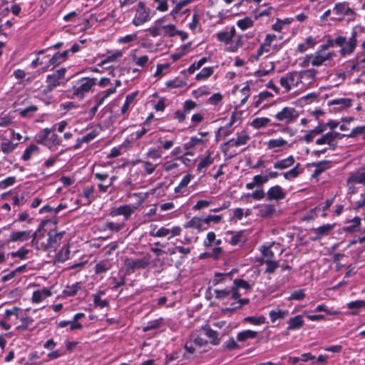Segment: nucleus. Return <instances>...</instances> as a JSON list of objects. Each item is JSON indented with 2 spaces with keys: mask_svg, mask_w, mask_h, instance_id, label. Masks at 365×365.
I'll use <instances>...</instances> for the list:
<instances>
[{
  "mask_svg": "<svg viewBox=\"0 0 365 365\" xmlns=\"http://www.w3.org/2000/svg\"><path fill=\"white\" fill-rule=\"evenodd\" d=\"M42 225H39L38 229L32 234L31 244L37 250H47L50 248L54 247L61 240L63 232L56 233L53 235L48 232L46 241L42 240L45 237L44 234H41Z\"/></svg>",
  "mask_w": 365,
  "mask_h": 365,
  "instance_id": "f257e3e1",
  "label": "nucleus"
},
{
  "mask_svg": "<svg viewBox=\"0 0 365 365\" xmlns=\"http://www.w3.org/2000/svg\"><path fill=\"white\" fill-rule=\"evenodd\" d=\"M97 79L96 78H81L73 83L70 92L73 98L83 99L85 96L89 93L96 85Z\"/></svg>",
  "mask_w": 365,
  "mask_h": 365,
  "instance_id": "f03ea898",
  "label": "nucleus"
},
{
  "mask_svg": "<svg viewBox=\"0 0 365 365\" xmlns=\"http://www.w3.org/2000/svg\"><path fill=\"white\" fill-rule=\"evenodd\" d=\"M38 143L42 144L51 150H55L61 143V139L54 132L53 128H45L35 137Z\"/></svg>",
  "mask_w": 365,
  "mask_h": 365,
  "instance_id": "7ed1b4c3",
  "label": "nucleus"
},
{
  "mask_svg": "<svg viewBox=\"0 0 365 365\" xmlns=\"http://www.w3.org/2000/svg\"><path fill=\"white\" fill-rule=\"evenodd\" d=\"M356 28H354L351 31V37L346 41V37L339 36L335 39H333L334 44L341 47L339 53L341 56L351 54L357 44V31Z\"/></svg>",
  "mask_w": 365,
  "mask_h": 365,
  "instance_id": "20e7f679",
  "label": "nucleus"
},
{
  "mask_svg": "<svg viewBox=\"0 0 365 365\" xmlns=\"http://www.w3.org/2000/svg\"><path fill=\"white\" fill-rule=\"evenodd\" d=\"M299 116V112L292 107H284L275 114L274 118L278 121L285 124L294 123Z\"/></svg>",
  "mask_w": 365,
  "mask_h": 365,
  "instance_id": "39448f33",
  "label": "nucleus"
},
{
  "mask_svg": "<svg viewBox=\"0 0 365 365\" xmlns=\"http://www.w3.org/2000/svg\"><path fill=\"white\" fill-rule=\"evenodd\" d=\"M250 139V136L246 133H243L242 135H238L237 138H232L228 141L225 142L221 145V149L225 155H227V158L230 159L235 156V154L228 155V148L227 146H235L238 147L240 145H246L248 140Z\"/></svg>",
  "mask_w": 365,
  "mask_h": 365,
  "instance_id": "423d86ee",
  "label": "nucleus"
},
{
  "mask_svg": "<svg viewBox=\"0 0 365 365\" xmlns=\"http://www.w3.org/2000/svg\"><path fill=\"white\" fill-rule=\"evenodd\" d=\"M149 258L146 257L138 259L127 257L123 262V264L127 272H134L135 269H145L149 265Z\"/></svg>",
  "mask_w": 365,
  "mask_h": 365,
  "instance_id": "0eeeda50",
  "label": "nucleus"
},
{
  "mask_svg": "<svg viewBox=\"0 0 365 365\" xmlns=\"http://www.w3.org/2000/svg\"><path fill=\"white\" fill-rule=\"evenodd\" d=\"M333 11L341 18L348 16L351 21H354L356 16V13L349 7V4L346 1L335 4Z\"/></svg>",
  "mask_w": 365,
  "mask_h": 365,
  "instance_id": "6e6552de",
  "label": "nucleus"
},
{
  "mask_svg": "<svg viewBox=\"0 0 365 365\" xmlns=\"http://www.w3.org/2000/svg\"><path fill=\"white\" fill-rule=\"evenodd\" d=\"M150 19V9L146 8L145 4L140 1L138 4V9L133 24L136 26H140Z\"/></svg>",
  "mask_w": 365,
  "mask_h": 365,
  "instance_id": "1a4fd4ad",
  "label": "nucleus"
},
{
  "mask_svg": "<svg viewBox=\"0 0 365 365\" xmlns=\"http://www.w3.org/2000/svg\"><path fill=\"white\" fill-rule=\"evenodd\" d=\"M66 73L65 68H61L55 71L52 74H49L46 77L47 88L49 91H52L54 88L61 85L64 79Z\"/></svg>",
  "mask_w": 365,
  "mask_h": 365,
  "instance_id": "9d476101",
  "label": "nucleus"
},
{
  "mask_svg": "<svg viewBox=\"0 0 365 365\" xmlns=\"http://www.w3.org/2000/svg\"><path fill=\"white\" fill-rule=\"evenodd\" d=\"M286 192L278 185L269 187L266 192L267 200L269 201L275 200L278 202L284 200L286 197Z\"/></svg>",
  "mask_w": 365,
  "mask_h": 365,
  "instance_id": "9b49d317",
  "label": "nucleus"
},
{
  "mask_svg": "<svg viewBox=\"0 0 365 365\" xmlns=\"http://www.w3.org/2000/svg\"><path fill=\"white\" fill-rule=\"evenodd\" d=\"M268 181L269 179L267 175H257L253 177L252 182L246 184L245 187L247 190H252L255 187L262 188L263 185Z\"/></svg>",
  "mask_w": 365,
  "mask_h": 365,
  "instance_id": "f8f14e48",
  "label": "nucleus"
},
{
  "mask_svg": "<svg viewBox=\"0 0 365 365\" xmlns=\"http://www.w3.org/2000/svg\"><path fill=\"white\" fill-rule=\"evenodd\" d=\"M334 224H325L317 229H314L313 232L316 234V236L312 237L313 241L320 240L323 236H326L333 230Z\"/></svg>",
  "mask_w": 365,
  "mask_h": 365,
  "instance_id": "ddd939ff",
  "label": "nucleus"
},
{
  "mask_svg": "<svg viewBox=\"0 0 365 365\" xmlns=\"http://www.w3.org/2000/svg\"><path fill=\"white\" fill-rule=\"evenodd\" d=\"M133 210L130 205H125L118 207L114 208L110 211L111 216L123 215L126 220H128Z\"/></svg>",
  "mask_w": 365,
  "mask_h": 365,
  "instance_id": "4468645a",
  "label": "nucleus"
},
{
  "mask_svg": "<svg viewBox=\"0 0 365 365\" xmlns=\"http://www.w3.org/2000/svg\"><path fill=\"white\" fill-rule=\"evenodd\" d=\"M295 160L292 155L287 158L278 160L274 163L273 168L277 170H284L292 167L294 164Z\"/></svg>",
  "mask_w": 365,
  "mask_h": 365,
  "instance_id": "2eb2a0df",
  "label": "nucleus"
},
{
  "mask_svg": "<svg viewBox=\"0 0 365 365\" xmlns=\"http://www.w3.org/2000/svg\"><path fill=\"white\" fill-rule=\"evenodd\" d=\"M185 228H194L197 230L199 232L203 231L207 229L206 226H204L202 219L197 217H193L190 220L187 222L184 225Z\"/></svg>",
  "mask_w": 365,
  "mask_h": 365,
  "instance_id": "dca6fc26",
  "label": "nucleus"
},
{
  "mask_svg": "<svg viewBox=\"0 0 365 365\" xmlns=\"http://www.w3.org/2000/svg\"><path fill=\"white\" fill-rule=\"evenodd\" d=\"M235 34V29L232 26L230 30L218 32L216 34V36L219 41L228 44L232 41Z\"/></svg>",
  "mask_w": 365,
  "mask_h": 365,
  "instance_id": "f3484780",
  "label": "nucleus"
},
{
  "mask_svg": "<svg viewBox=\"0 0 365 365\" xmlns=\"http://www.w3.org/2000/svg\"><path fill=\"white\" fill-rule=\"evenodd\" d=\"M51 294L52 293L50 289L44 287L33 292L32 301L34 303H39L46 297L51 296Z\"/></svg>",
  "mask_w": 365,
  "mask_h": 365,
  "instance_id": "a211bd4d",
  "label": "nucleus"
},
{
  "mask_svg": "<svg viewBox=\"0 0 365 365\" xmlns=\"http://www.w3.org/2000/svg\"><path fill=\"white\" fill-rule=\"evenodd\" d=\"M347 182L365 185V168L352 174L348 178Z\"/></svg>",
  "mask_w": 365,
  "mask_h": 365,
  "instance_id": "6ab92c4d",
  "label": "nucleus"
},
{
  "mask_svg": "<svg viewBox=\"0 0 365 365\" xmlns=\"http://www.w3.org/2000/svg\"><path fill=\"white\" fill-rule=\"evenodd\" d=\"M202 329L205 331V336L210 339V342L212 345H218L220 344V339L217 331L213 330L209 326L203 327Z\"/></svg>",
  "mask_w": 365,
  "mask_h": 365,
  "instance_id": "aec40b11",
  "label": "nucleus"
},
{
  "mask_svg": "<svg viewBox=\"0 0 365 365\" xmlns=\"http://www.w3.org/2000/svg\"><path fill=\"white\" fill-rule=\"evenodd\" d=\"M70 53V51H64L62 53L57 52L50 59L49 63L53 66H56L60 63L65 61Z\"/></svg>",
  "mask_w": 365,
  "mask_h": 365,
  "instance_id": "412c9836",
  "label": "nucleus"
},
{
  "mask_svg": "<svg viewBox=\"0 0 365 365\" xmlns=\"http://www.w3.org/2000/svg\"><path fill=\"white\" fill-rule=\"evenodd\" d=\"M31 234V230L14 232L10 235V240L11 242L26 241L30 238Z\"/></svg>",
  "mask_w": 365,
  "mask_h": 365,
  "instance_id": "4be33fe9",
  "label": "nucleus"
},
{
  "mask_svg": "<svg viewBox=\"0 0 365 365\" xmlns=\"http://www.w3.org/2000/svg\"><path fill=\"white\" fill-rule=\"evenodd\" d=\"M304 325V320L301 315H297L292 317L288 321V330H295L302 328Z\"/></svg>",
  "mask_w": 365,
  "mask_h": 365,
  "instance_id": "5701e85b",
  "label": "nucleus"
},
{
  "mask_svg": "<svg viewBox=\"0 0 365 365\" xmlns=\"http://www.w3.org/2000/svg\"><path fill=\"white\" fill-rule=\"evenodd\" d=\"M164 18H160L155 21L154 25L149 28L148 31L153 37H156L163 34V24Z\"/></svg>",
  "mask_w": 365,
  "mask_h": 365,
  "instance_id": "b1692460",
  "label": "nucleus"
},
{
  "mask_svg": "<svg viewBox=\"0 0 365 365\" xmlns=\"http://www.w3.org/2000/svg\"><path fill=\"white\" fill-rule=\"evenodd\" d=\"M332 56H333L332 52H329L325 55H322V54L317 53L316 55L314 56L311 63L312 66H319L324 61L331 59Z\"/></svg>",
  "mask_w": 365,
  "mask_h": 365,
  "instance_id": "393cba45",
  "label": "nucleus"
},
{
  "mask_svg": "<svg viewBox=\"0 0 365 365\" xmlns=\"http://www.w3.org/2000/svg\"><path fill=\"white\" fill-rule=\"evenodd\" d=\"M352 100L350 98H336L331 100L328 102V106L337 105L340 109L347 108L351 106Z\"/></svg>",
  "mask_w": 365,
  "mask_h": 365,
  "instance_id": "a878e982",
  "label": "nucleus"
},
{
  "mask_svg": "<svg viewBox=\"0 0 365 365\" xmlns=\"http://www.w3.org/2000/svg\"><path fill=\"white\" fill-rule=\"evenodd\" d=\"M257 336V332L252 330H245L239 332L237 336V339L239 341H245L248 339H254Z\"/></svg>",
  "mask_w": 365,
  "mask_h": 365,
  "instance_id": "bb28decb",
  "label": "nucleus"
},
{
  "mask_svg": "<svg viewBox=\"0 0 365 365\" xmlns=\"http://www.w3.org/2000/svg\"><path fill=\"white\" fill-rule=\"evenodd\" d=\"M288 314V311L282 309L271 310L269 313L271 322H275L279 319H284Z\"/></svg>",
  "mask_w": 365,
  "mask_h": 365,
  "instance_id": "cd10ccee",
  "label": "nucleus"
},
{
  "mask_svg": "<svg viewBox=\"0 0 365 365\" xmlns=\"http://www.w3.org/2000/svg\"><path fill=\"white\" fill-rule=\"evenodd\" d=\"M349 222L351 223V225L344 227L342 228L343 231L349 233L354 232L360 225L361 218L359 217H355L351 220L349 221Z\"/></svg>",
  "mask_w": 365,
  "mask_h": 365,
  "instance_id": "c85d7f7f",
  "label": "nucleus"
},
{
  "mask_svg": "<svg viewBox=\"0 0 365 365\" xmlns=\"http://www.w3.org/2000/svg\"><path fill=\"white\" fill-rule=\"evenodd\" d=\"M270 123V119L266 117L256 118L253 119L250 125L255 129L266 127Z\"/></svg>",
  "mask_w": 365,
  "mask_h": 365,
  "instance_id": "c756f323",
  "label": "nucleus"
},
{
  "mask_svg": "<svg viewBox=\"0 0 365 365\" xmlns=\"http://www.w3.org/2000/svg\"><path fill=\"white\" fill-rule=\"evenodd\" d=\"M300 164L297 163L293 168L290 169L289 171L283 173L282 175L286 180H292L296 178L302 172V170H299Z\"/></svg>",
  "mask_w": 365,
  "mask_h": 365,
  "instance_id": "7c9ffc66",
  "label": "nucleus"
},
{
  "mask_svg": "<svg viewBox=\"0 0 365 365\" xmlns=\"http://www.w3.org/2000/svg\"><path fill=\"white\" fill-rule=\"evenodd\" d=\"M39 153V148L34 144L30 145L25 150L22 155V159L27 161L31 159L32 155Z\"/></svg>",
  "mask_w": 365,
  "mask_h": 365,
  "instance_id": "2f4dec72",
  "label": "nucleus"
},
{
  "mask_svg": "<svg viewBox=\"0 0 365 365\" xmlns=\"http://www.w3.org/2000/svg\"><path fill=\"white\" fill-rule=\"evenodd\" d=\"M288 145L287 140L283 139L282 138H279L277 139H271L267 143V148L273 149L275 148H282Z\"/></svg>",
  "mask_w": 365,
  "mask_h": 365,
  "instance_id": "473e14b6",
  "label": "nucleus"
},
{
  "mask_svg": "<svg viewBox=\"0 0 365 365\" xmlns=\"http://www.w3.org/2000/svg\"><path fill=\"white\" fill-rule=\"evenodd\" d=\"M137 95L138 91H135L126 96L125 103L121 108V113L123 115L125 114L128 112V110H129L130 105L133 102Z\"/></svg>",
  "mask_w": 365,
  "mask_h": 365,
  "instance_id": "72a5a7b5",
  "label": "nucleus"
},
{
  "mask_svg": "<svg viewBox=\"0 0 365 365\" xmlns=\"http://www.w3.org/2000/svg\"><path fill=\"white\" fill-rule=\"evenodd\" d=\"M317 71L314 68L302 71L299 73L300 80L307 79L309 82L315 79Z\"/></svg>",
  "mask_w": 365,
  "mask_h": 365,
  "instance_id": "f704fd0d",
  "label": "nucleus"
},
{
  "mask_svg": "<svg viewBox=\"0 0 365 365\" xmlns=\"http://www.w3.org/2000/svg\"><path fill=\"white\" fill-rule=\"evenodd\" d=\"M275 212L274 205L271 204L263 205L260 210L261 215L264 218L272 217Z\"/></svg>",
  "mask_w": 365,
  "mask_h": 365,
  "instance_id": "c9c22d12",
  "label": "nucleus"
},
{
  "mask_svg": "<svg viewBox=\"0 0 365 365\" xmlns=\"http://www.w3.org/2000/svg\"><path fill=\"white\" fill-rule=\"evenodd\" d=\"M227 279L231 280V272L227 273H219L216 272L215 274V277L213 279L212 283L214 285H217L225 282Z\"/></svg>",
  "mask_w": 365,
  "mask_h": 365,
  "instance_id": "e433bc0d",
  "label": "nucleus"
},
{
  "mask_svg": "<svg viewBox=\"0 0 365 365\" xmlns=\"http://www.w3.org/2000/svg\"><path fill=\"white\" fill-rule=\"evenodd\" d=\"M213 163V159L209 154L205 158L200 160L197 165V170L200 173L203 169H206L210 165Z\"/></svg>",
  "mask_w": 365,
  "mask_h": 365,
  "instance_id": "4c0bfd02",
  "label": "nucleus"
},
{
  "mask_svg": "<svg viewBox=\"0 0 365 365\" xmlns=\"http://www.w3.org/2000/svg\"><path fill=\"white\" fill-rule=\"evenodd\" d=\"M264 263L267 265L264 272L267 274H272L275 272L276 269L279 267V262L276 260H271L266 259Z\"/></svg>",
  "mask_w": 365,
  "mask_h": 365,
  "instance_id": "58836bf2",
  "label": "nucleus"
},
{
  "mask_svg": "<svg viewBox=\"0 0 365 365\" xmlns=\"http://www.w3.org/2000/svg\"><path fill=\"white\" fill-rule=\"evenodd\" d=\"M285 76L288 79L290 86L293 85L297 86L299 81H301L299 73L297 71L289 72L285 75Z\"/></svg>",
  "mask_w": 365,
  "mask_h": 365,
  "instance_id": "ea45409f",
  "label": "nucleus"
},
{
  "mask_svg": "<svg viewBox=\"0 0 365 365\" xmlns=\"http://www.w3.org/2000/svg\"><path fill=\"white\" fill-rule=\"evenodd\" d=\"M212 73L213 68L212 67H205L202 68L201 71L196 75L195 79L198 81L205 80L209 76H210Z\"/></svg>",
  "mask_w": 365,
  "mask_h": 365,
  "instance_id": "a19ab883",
  "label": "nucleus"
},
{
  "mask_svg": "<svg viewBox=\"0 0 365 365\" xmlns=\"http://www.w3.org/2000/svg\"><path fill=\"white\" fill-rule=\"evenodd\" d=\"M207 61V58L206 57L201 58L197 62H195L190 66L187 68V72L190 74H192L196 70L200 68Z\"/></svg>",
  "mask_w": 365,
  "mask_h": 365,
  "instance_id": "79ce46f5",
  "label": "nucleus"
},
{
  "mask_svg": "<svg viewBox=\"0 0 365 365\" xmlns=\"http://www.w3.org/2000/svg\"><path fill=\"white\" fill-rule=\"evenodd\" d=\"M246 196L248 197H252L256 200H261L264 198L266 193L262 188L257 187V189L253 191L252 193H247Z\"/></svg>",
  "mask_w": 365,
  "mask_h": 365,
  "instance_id": "37998d69",
  "label": "nucleus"
},
{
  "mask_svg": "<svg viewBox=\"0 0 365 365\" xmlns=\"http://www.w3.org/2000/svg\"><path fill=\"white\" fill-rule=\"evenodd\" d=\"M244 321L249 322L254 325H259L266 322V319L263 316L259 317H247L244 319Z\"/></svg>",
  "mask_w": 365,
  "mask_h": 365,
  "instance_id": "c03bdc74",
  "label": "nucleus"
},
{
  "mask_svg": "<svg viewBox=\"0 0 365 365\" xmlns=\"http://www.w3.org/2000/svg\"><path fill=\"white\" fill-rule=\"evenodd\" d=\"M124 227L123 223H114L113 222H106L103 225L104 230H109L113 232H118Z\"/></svg>",
  "mask_w": 365,
  "mask_h": 365,
  "instance_id": "a18cd8bd",
  "label": "nucleus"
},
{
  "mask_svg": "<svg viewBox=\"0 0 365 365\" xmlns=\"http://www.w3.org/2000/svg\"><path fill=\"white\" fill-rule=\"evenodd\" d=\"M253 21L250 17H245L242 19H240L237 22V26L242 30L252 27L253 26Z\"/></svg>",
  "mask_w": 365,
  "mask_h": 365,
  "instance_id": "49530a36",
  "label": "nucleus"
},
{
  "mask_svg": "<svg viewBox=\"0 0 365 365\" xmlns=\"http://www.w3.org/2000/svg\"><path fill=\"white\" fill-rule=\"evenodd\" d=\"M162 321H163V319L159 318L154 321L150 322L147 326L143 327V331L144 332H147L150 330L158 329L160 327Z\"/></svg>",
  "mask_w": 365,
  "mask_h": 365,
  "instance_id": "de8ad7c7",
  "label": "nucleus"
},
{
  "mask_svg": "<svg viewBox=\"0 0 365 365\" xmlns=\"http://www.w3.org/2000/svg\"><path fill=\"white\" fill-rule=\"evenodd\" d=\"M103 292H100L97 293L96 294L93 295V302L95 306L100 307L101 308H104L108 306V302L106 299H101V294H102Z\"/></svg>",
  "mask_w": 365,
  "mask_h": 365,
  "instance_id": "09e8293b",
  "label": "nucleus"
},
{
  "mask_svg": "<svg viewBox=\"0 0 365 365\" xmlns=\"http://www.w3.org/2000/svg\"><path fill=\"white\" fill-rule=\"evenodd\" d=\"M215 297L217 299L222 300L227 298L230 294V289H214Z\"/></svg>",
  "mask_w": 365,
  "mask_h": 365,
  "instance_id": "8fccbe9b",
  "label": "nucleus"
},
{
  "mask_svg": "<svg viewBox=\"0 0 365 365\" xmlns=\"http://www.w3.org/2000/svg\"><path fill=\"white\" fill-rule=\"evenodd\" d=\"M170 233V229L166 227H160L157 231L155 230H150L149 234L150 236L156 237H165Z\"/></svg>",
  "mask_w": 365,
  "mask_h": 365,
  "instance_id": "3c124183",
  "label": "nucleus"
},
{
  "mask_svg": "<svg viewBox=\"0 0 365 365\" xmlns=\"http://www.w3.org/2000/svg\"><path fill=\"white\" fill-rule=\"evenodd\" d=\"M163 34L168 35V36L173 37L177 35L178 30L175 29L173 24H163Z\"/></svg>",
  "mask_w": 365,
  "mask_h": 365,
  "instance_id": "603ef678",
  "label": "nucleus"
},
{
  "mask_svg": "<svg viewBox=\"0 0 365 365\" xmlns=\"http://www.w3.org/2000/svg\"><path fill=\"white\" fill-rule=\"evenodd\" d=\"M16 145H17V143L14 144L10 141L6 140L5 142L1 143V150L4 153L8 154V153L12 152L14 150V148L16 147Z\"/></svg>",
  "mask_w": 365,
  "mask_h": 365,
  "instance_id": "864d4df0",
  "label": "nucleus"
},
{
  "mask_svg": "<svg viewBox=\"0 0 365 365\" xmlns=\"http://www.w3.org/2000/svg\"><path fill=\"white\" fill-rule=\"evenodd\" d=\"M192 176L190 175H185L182 180H180L178 186H177L175 188V192L176 193L180 192L181 189L187 186V185L190 183L191 180Z\"/></svg>",
  "mask_w": 365,
  "mask_h": 365,
  "instance_id": "5fc2aeb1",
  "label": "nucleus"
},
{
  "mask_svg": "<svg viewBox=\"0 0 365 365\" xmlns=\"http://www.w3.org/2000/svg\"><path fill=\"white\" fill-rule=\"evenodd\" d=\"M166 86L170 88H181L186 85V82L179 79L170 80L165 83Z\"/></svg>",
  "mask_w": 365,
  "mask_h": 365,
  "instance_id": "6e6d98bb",
  "label": "nucleus"
},
{
  "mask_svg": "<svg viewBox=\"0 0 365 365\" xmlns=\"http://www.w3.org/2000/svg\"><path fill=\"white\" fill-rule=\"evenodd\" d=\"M29 254V250L24 247L20 248L16 252H12L9 254L12 257H19L21 259H26L27 255Z\"/></svg>",
  "mask_w": 365,
  "mask_h": 365,
  "instance_id": "4d7b16f0",
  "label": "nucleus"
},
{
  "mask_svg": "<svg viewBox=\"0 0 365 365\" xmlns=\"http://www.w3.org/2000/svg\"><path fill=\"white\" fill-rule=\"evenodd\" d=\"M272 96H273V94L269 91L260 92L258 95L257 101L255 103V106L256 108H258L262 101H264L265 99L271 98Z\"/></svg>",
  "mask_w": 365,
  "mask_h": 365,
  "instance_id": "13d9d810",
  "label": "nucleus"
},
{
  "mask_svg": "<svg viewBox=\"0 0 365 365\" xmlns=\"http://www.w3.org/2000/svg\"><path fill=\"white\" fill-rule=\"evenodd\" d=\"M110 269V265L107 262H99L95 266V273L97 274L106 272Z\"/></svg>",
  "mask_w": 365,
  "mask_h": 365,
  "instance_id": "bf43d9fd",
  "label": "nucleus"
},
{
  "mask_svg": "<svg viewBox=\"0 0 365 365\" xmlns=\"http://www.w3.org/2000/svg\"><path fill=\"white\" fill-rule=\"evenodd\" d=\"M70 251L68 247L62 248L57 255V260L63 262L69 258Z\"/></svg>",
  "mask_w": 365,
  "mask_h": 365,
  "instance_id": "052dcab7",
  "label": "nucleus"
},
{
  "mask_svg": "<svg viewBox=\"0 0 365 365\" xmlns=\"http://www.w3.org/2000/svg\"><path fill=\"white\" fill-rule=\"evenodd\" d=\"M332 135L330 132L323 135L321 138L316 140L317 145L331 144L332 140Z\"/></svg>",
  "mask_w": 365,
  "mask_h": 365,
  "instance_id": "680f3d73",
  "label": "nucleus"
},
{
  "mask_svg": "<svg viewBox=\"0 0 365 365\" xmlns=\"http://www.w3.org/2000/svg\"><path fill=\"white\" fill-rule=\"evenodd\" d=\"M365 133V125L358 126L351 130V131L346 135V138H354L358 135Z\"/></svg>",
  "mask_w": 365,
  "mask_h": 365,
  "instance_id": "e2e57ef3",
  "label": "nucleus"
},
{
  "mask_svg": "<svg viewBox=\"0 0 365 365\" xmlns=\"http://www.w3.org/2000/svg\"><path fill=\"white\" fill-rule=\"evenodd\" d=\"M347 307L350 309H360L362 308H365V301L356 300L350 302L347 304Z\"/></svg>",
  "mask_w": 365,
  "mask_h": 365,
  "instance_id": "0e129e2a",
  "label": "nucleus"
},
{
  "mask_svg": "<svg viewBox=\"0 0 365 365\" xmlns=\"http://www.w3.org/2000/svg\"><path fill=\"white\" fill-rule=\"evenodd\" d=\"M38 107L36 106H28L19 111V113L21 117L26 118L29 115L30 113H34L37 111Z\"/></svg>",
  "mask_w": 365,
  "mask_h": 365,
  "instance_id": "69168bd1",
  "label": "nucleus"
},
{
  "mask_svg": "<svg viewBox=\"0 0 365 365\" xmlns=\"http://www.w3.org/2000/svg\"><path fill=\"white\" fill-rule=\"evenodd\" d=\"M234 286L237 287V289L239 288H243L247 290L251 289V285L246 281L242 279H235L233 281Z\"/></svg>",
  "mask_w": 365,
  "mask_h": 365,
  "instance_id": "338daca9",
  "label": "nucleus"
},
{
  "mask_svg": "<svg viewBox=\"0 0 365 365\" xmlns=\"http://www.w3.org/2000/svg\"><path fill=\"white\" fill-rule=\"evenodd\" d=\"M80 284L77 282L72 284L71 286H67L65 290V293L69 296H74L80 289Z\"/></svg>",
  "mask_w": 365,
  "mask_h": 365,
  "instance_id": "774afa93",
  "label": "nucleus"
}]
</instances>
